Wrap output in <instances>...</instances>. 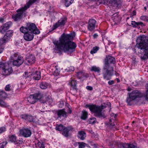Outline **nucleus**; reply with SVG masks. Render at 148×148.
<instances>
[{
  "label": "nucleus",
  "instance_id": "423d86ee",
  "mask_svg": "<svg viewBox=\"0 0 148 148\" xmlns=\"http://www.w3.org/2000/svg\"><path fill=\"white\" fill-rule=\"evenodd\" d=\"M114 69L112 64H104L103 69V75L104 79L109 80L113 75Z\"/></svg>",
  "mask_w": 148,
  "mask_h": 148
},
{
  "label": "nucleus",
  "instance_id": "3c124183",
  "mask_svg": "<svg viewBox=\"0 0 148 148\" xmlns=\"http://www.w3.org/2000/svg\"><path fill=\"white\" fill-rule=\"evenodd\" d=\"M74 70V68L73 66H71L70 69L68 70V72H70L71 71H73Z\"/></svg>",
  "mask_w": 148,
  "mask_h": 148
},
{
  "label": "nucleus",
  "instance_id": "ea45409f",
  "mask_svg": "<svg viewBox=\"0 0 148 148\" xmlns=\"http://www.w3.org/2000/svg\"><path fill=\"white\" fill-rule=\"evenodd\" d=\"M141 20L148 22V17L146 16H142L140 17Z\"/></svg>",
  "mask_w": 148,
  "mask_h": 148
},
{
  "label": "nucleus",
  "instance_id": "f704fd0d",
  "mask_svg": "<svg viewBox=\"0 0 148 148\" xmlns=\"http://www.w3.org/2000/svg\"><path fill=\"white\" fill-rule=\"evenodd\" d=\"M9 141L15 143L16 141V137L14 135H12L9 137Z\"/></svg>",
  "mask_w": 148,
  "mask_h": 148
},
{
  "label": "nucleus",
  "instance_id": "c85d7f7f",
  "mask_svg": "<svg viewBox=\"0 0 148 148\" xmlns=\"http://www.w3.org/2000/svg\"><path fill=\"white\" fill-rule=\"evenodd\" d=\"M48 84L46 82H42L40 85V87L41 88L45 89H46L48 86Z\"/></svg>",
  "mask_w": 148,
  "mask_h": 148
},
{
  "label": "nucleus",
  "instance_id": "774afa93",
  "mask_svg": "<svg viewBox=\"0 0 148 148\" xmlns=\"http://www.w3.org/2000/svg\"><path fill=\"white\" fill-rule=\"evenodd\" d=\"M72 112V111L71 110H70V113H71Z\"/></svg>",
  "mask_w": 148,
  "mask_h": 148
},
{
  "label": "nucleus",
  "instance_id": "c03bdc74",
  "mask_svg": "<svg viewBox=\"0 0 148 148\" xmlns=\"http://www.w3.org/2000/svg\"><path fill=\"white\" fill-rule=\"evenodd\" d=\"M10 87L11 86L9 84L6 85L5 88V90L6 91H10L11 90Z\"/></svg>",
  "mask_w": 148,
  "mask_h": 148
},
{
  "label": "nucleus",
  "instance_id": "20e7f679",
  "mask_svg": "<svg viewBox=\"0 0 148 148\" xmlns=\"http://www.w3.org/2000/svg\"><path fill=\"white\" fill-rule=\"evenodd\" d=\"M146 87L147 90L145 93L144 95L140 92L137 90H134L131 93H128L126 99V101L128 105H132L133 101L137 98H140L143 96L145 99L148 101V84L146 85Z\"/></svg>",
  "mask_w": 148,
  "mask_h": 148
},
{
  "label": "nucleus",
  "instance_id": "9b49d317",
  "mask_svg": "<svg viewBox=\"0 0 148 148\" xmlns=\"http://www.w3.org/2000/svg\"><path fill=\"white\" fill-rule=\"evenodd\" d=\"M13 33L12 30H10L7 31L3 38L0 40V45H2L8 42Z\"/></svg>",
  "mask_w": 148,
  "mask_h": 148
},
{
  "label": "nucleus",
  "instance_id": "052dcab7",
  "mask_svg": "<svg viewBox=\"0 0 148 148\" xmlns=\"http://www.w3.org/2000/svg\"><path fill=\"white\" fill-rule=\"evenodd\" d=\"M3 49L2 48H0V53H1L3 51Z\"/></svg>",
  "mask_w": 148,
  "mask_h": 148
},
{
  "label": "nucleus",
  "instance_id": "9d476101",
  "mask_svg": "<svg viewBox=\"0 0 148 148\" xmlns=\"http://www.w3.org/2000/svg\"><path fill=\"white\" fill-rule=\"evenodd\" d=\"M42 95L41 93L38 92L31 95L27 98V101L30 104H34L37 101L42 98Z\"/></svg>",
  "mask_w": 148,
  "mask_h": 148
},
{
  "label": "nucleus",
  "instance_id": "bf43d9fd",
  "mask_svg": "<svg viewBox=\"0 0 148 148\" xmlns=\"http://www.w3.org/2000/svg\"><path fill=\"white\" fill-rule=\"evenodd\" d=\"M4 21V19L2 18H0V22H3Z\"/></svg>",
  "mask_w": 148,
  "mask_h": 148
},
{
  "label": "nucleus",
  "instance_id": "f03ea898",
  "mask_svg": "<svg viewBox=\"0 0 148 148\" xmlns=\"http://www.w3.org/2000/svg\"><path fill=\"white\" fill-rule=\"evenodd\" d=\"M21 32L24 33V38L27 41L32 40L34 37V34H39L40 32L34 23L27 24L26 27H21L19 29Z\"/></svg>",
  "mask_w": 148,
  "mask_h": 148
},
{
  "label": "nucleus",
  "instance_id": "69168bd1",
  "mask_svg": "<svg viewBox=\"0 0 148 148\" xmlns=\"http://www.w3.org/2000/svg\"><path fill=\"white\" fill-rule=\"evenodd\" d=\"M129 127V126H127L125 127V128L128 129Z\"/></svg>",
  "mask_w": 148,
  "mask_h": 148
},
{
  "label": "nucleus",
  "instance_id": "5fc2aeb1",
  "mask_svg": "<svg viewBox=\"0 0 148 148\" xmlns=\"http://www.w3.org/2000/svg\"><path fill=\"white\" fill-rule=\"evenodd\" d=\"M111 116L112 117L113 116L114 118H115L116 117V115L115 114H114V113H112L111 114Z\"/></svg>",
  "mask_w": 148,
  "mask_h": 148
},
{
  "label": "nucleus",
  "instance_id": "de8ad7c7",
  "mask_svg": "<svg viewBox=\"0 0 148 148\" xmlns=\"http://www.w3.org/2000/svg\"><path fill=\"white\" fill-rule=\"evenodd\" d=\"M5 130V128L4 127H1L0 128V134L4 132Z\"/></svg>",
  "mask_w": 148,
  "mask_h": 148
},
{
  "label": "nucleus",
  "instance_id": "603ef678",
  "mask_svg": "<svg viewBox=\"0 0 148 148\" xmlns=\"http://www.w3.org/2000/svg\"><path fill=\"white\" fill-rule=\"evenodd\" d=\"M136 12L135 11H133L132 13L131 14V16H135L136 15Z\"/></svg>",
  "mask_w": 148,
  "mask_h": 148
},
{
  "label": "nucleus",
  "instance_id": "a18cd8bd",
  "mask_svg": "<svg viewBox=\"0 0 148 148\" xmlns=\"http://www.w3.org/2000/svg\"><path fill=\"white\" fill-rule=\"evenodd\" d=\"M7 143L8 142L7 141H5L4 143H0V148H4V146L6 145Z\"/></svg>",
  "mask_w": 148,
  "mask_h": 148
},
{
  "label": "nucleus",
  "instance_id": "ddd939ff",
  "mask_svg": "<svg viewBox=\"0 0 148 148\" xmlns=\"http://www.w3.org/2000/svg\"><path fill=\"white\" fill-rule=\"evenodd\" d=\"M66 22V18H62L57 23L53 25L52 30H53L57 28L60 26L64 25Z\"/></svg>",
  "mask_w": 148,
  "mask_h": 148
},
{
  "label": "nucleus",
  "instance_id": "bb28decb",
  "mask_svg": "<svg viewBox=\"0 0 148 148\" xmlns=\"http://www.w3.org/2000/svg\"><path fill=\"white\" fill-rule=\"evenodd\" d=\"M46 100L45 101L42 102L43 103L48 102L49 104H50L52 103L53 100L51 97L50 96H48L46 98Z\"/></svg>",
  "mask_w": 148,
  "mask_h": 148
},
{
  "label": "nucleus",
  "instance_id": "b1692460",
  "mask_svg": "<svg viewBox=\"0 0 148 148\" xmlns=\"http://www.w3.org/2000/svg\"><path fill=\"white\" fill-rule=\"evenodd\" d=\"M143 24V23L142 22H136L135 21H132L131 25L133 27H137L139 25H142Z\"/></svg>",
  "mask_w": 148,
  "mask_h": 148
},
{
  "label": "nucleus",
  "instance_id": "6e6d98bb",
  "mask_svg": "<svg viewBox=\"0 0 148 148\" xmlns=\"http://www.w3.org/2000/svg\"><path fill=\"white\" fill-rule=\"evenodd\" d=\"M98 36V35L97 34H95L93 35V37L94 38H96Z\"/></svg>",
  "mask_w": 148,
  "mask_h": 148
},
{
  "label": "nucleus",
  "instance_id": "f3484780",
  "mask_svg": "<svg viewBox=\"0 0 148 148\" xmlns=\"http://www.w3.org/2000/svg\"><path fill=\"white\" fill-rule=\"evenodd\" d=\"M35 61V56L32 54H30L25 60V63L27 64V62H28L30 64H32L34 63Z\"/></svg>",
  "mask_w": 148,
  "mask_h": 148
},
{
  "label": "nucleus",
  "instance_id": "f257e3e1",
  "mask_svg": "<svg viewBox=\"0 0 148 148\" xmlns=\"http://www.w3.org/2000/svg\"><path fill=\"white\" fill-rule=\"evenodd\" d=\"M74 34H63L59 38V42L55 40L53 42L55 46V50L59 51L62 50L64 52L71 53L75 51L76 44L71 41L75 37Z\"/></svg>",
  "mask_w": 148,
  "mask_h": 148
},
{
  "label": "nucleus",
  "instance_id": "4468645a",
  "mask_svg": "<svg viewBox=\"0 0 148 148\" xmlns=\"http://www.w3.org/2000/svg\"><path fill=\"white\" fill-rule=\"evenodd\" d=\"M96 22V21L93 19H90L88 23V29L90 31L94 30L95 28Z\"/></svg>",
  "mask_w": 148,
  "mask_h": 148
},
{
  "label": "nucleus",
  "instance_id": "37998d69",
  "mask_svg": "<svg viewBox=\"0 0 148 148\" xmlns=\"http://www.w3.org/2000/svg\"><path fill=\"white\" fill-rule=\"evenodd\" d=\"M86 144L83 142H80V144L79 145V148H83L85 147V145Z\"/></svg>",
  "mask_w": 148,
  "mask_h": 148
},
{
  "label": "nucleus",
  "instance_id": "0eeeda50",
  "mask_svg": "<svg viewBox=\"0 0 148 148\" xmlns=\"http://www.w3.org/2000/svg\"><path fill=\"white\" fill-rule=\"evenodd\" d=\"M13 71L12 67L8 63L0 62V72L3 75H9Z\"/></svg>",
  "mask_w": 148,
  "mask_h": 148
},
{
  "label": "nucleus",
  "instance_id": "c756f323",
  "mask_svg": "<svg viewBox=\"0 0 148 148\" xmlns=\"http://www.w3.org/2000/svg\"><path fill=\"white\" fill-rule=\"evenodd\" d=\"M99 47L97 46L94 47L90 51V53L91 54H93V53H96L99 50Z\"/></svg>",
  "mask_w": 148,
  "mask_h": 148
},
{
  "label": "nucleus",
  "instance_id": "a878e982",
  "mask_svg": "<svg viewBox=\"0 0 148 148\" xmlns=\"http://www.w3.org/2000/svg\"><path fill=\"white\" fill-rule=\"evenodd\" d=\"M88 113L85 111H83L82 112V114L81 116V119L85 120L87 118Z\"/></svg>",
  "mask_w": 148,
  "mask_h": 148
},
{
  "label": "nucleus",
  "instance_id": "4c0bfd02",
  "mask_svg": "<svg viewBox=\"0 0 148 148\" xmlns=\"http://www.w3.org/2000/svg\"><path fill=\"white\" fill-rule=\"evenodd\" d=\"M32 73L30 72H25V74L24 75L25 77L27 78L28 77H30L31 78V76L32 75Z\"/></svg>",
  "mask_w": 148,
  "mask_h": 148
},
{
  "label": "nucleus",
  "instance_id": "7ed1b4c3",
  "mask_svg": "<svg viewBox=\"0 0 148 148\" xmlns=\"http://www.w3.org/2000/svg\"><path fill=\"white\" fill-rule=\"evenodd\" d=\"M137 43L136 47L143 50L144 54L140 57L141 60H145L148 59V39L143 36L138 37L137 39Z\"/></svg>",
  "mask_w": 148,
  "mask_h": 148
},
{
  "label": "nucleus",
  "instance_id": "49530a36",
  "mask_svg": "<svg viewBox=\"0 0 148 148\" xmlns=\"http://www.w3.org/2000/svg\"><path fill=\"white\" fill-rule=\"evenodd\" d=\"M109 122L110 125L112 126H114L115 125V124H116V122L113 123L111 119L110 120Z\"/></svg>",
  "mask_w": 148,
  "mask_h": 148
},
{
  "label": "nucleus",
  "instance_id": "6e6552de",
  "mask_svg": "<svg viewBox=\"0 0 148 148\" xmlns=\"http://www.w3.org/2000/svg\"><path fill=\"white\" fill-rule=\"evenodd\" d=\"M90 110L95 113V116L100 118H105L106 116L104 114L101 112L102 109H103L102 107L97 106L96 105H88Z\"/></svg>",
  "mask_w": 148,
  "mask_h": 148
},
{
  "label": "nucleus",
  "instance_id": "2f4dec72",
  "mask_svg": "<svg viewBox=\"0 0 148 148\" xmlns=\"http://www.w3.org/2000/svg\"><path fill=\"white\" fill-rule=\"evenodd\" d=\"M12 23L11 21H9L7 22L6 23L4 24L3 25L7 29H8L10 27L12 26Z\"/></svg>",
  "mask_w": 148,
  "mask_h": 148
},
{
  "label": "nucleus",
  "instance_id": "58836bf2",
  "mask_svg": "<svg viewBox=\"0 0 148 148\" xmlns=\"http://www.w3.org/2000/svg\"><path fill=\"white\" fill-rule=\"evenodd\" d=\"M127 146H128V144L122 143L119 146V148H127Z\"/></svg>",
  "mask_w": 148,
  "mask_h": 148
},
{
  "label": "nucleus",
  "instance_id": "473e14b6",
  "mask_svg": "<svg viewBox=\"0 0 148 148\" xmlns=\"http://www.w3.org/2000/svg\"><path fill=\"white\" fill-rule=\"evenodd\" d=\"M8 29L5 27L3 25L1 26L0 28V32L2 34L5 32Z\"/></svg>",
  "mask_w": 148,
  "mask_h": 148
},
{
  "label": "nucleus",
  "instance_id": "09e8293b",
  "mask_svg": "<svg viewBox=\"0 0 148 148\" xmlns=\"http://www.w3.org/2000/svg\"><path fill=\"white\" fill-rule=\"evenodd\" d=\"M114 80H110L108 82V83L109 85H112L114 84Z\"/></svg>",
  "mask_w": 148,
  "mask_h": 148
},
{
  "label": "nucleus",
  "instance_id": "a211bd4d",
  "mask_svg": "<svg viewBox=\"0 0 148 148\" xmlns=\"http://www.w3.org/2000/svg\"><path fill=\"white\" fill-rule=\"evenodd\" d=\"M21 117L22 119L27 120L30 122H34L35 121L33 116L29 115L27 114H24L21 115Z\"/></svg>",
  "mask_w": 148,
  "mask_h": 148
},
{
  "label": "nucleus",
  "instance_id": "e433bc0d",
  "mask_svg": "<svg viewBox=\"0 0 148 148\" xmlns=\"http://www.w3.org/2000/svg\"><path fill=\"white\" fill-rule=\"evenodd\" d=\"M64 129L63 126L62 125H60L58 126H56V130L59 131H61L62 130H63Z\"/></svg>",
  "mask_w": 148,
  "mask_h": 148
},
{
  "label": "nucleus",
  "instance_id": "6ab92c4d",
  "mask_svg": "<svg viewBox=\"0 0 148 148\" xmlns=\"http://www.w3.org/2000/svg\"><path fill=\"white\" fill-rule=\"evenodd\" d=\"M73 128L72 127L69 126L64 127L63 130L62 134L66 137L69 136V132L70 131H72Z\"/></svg>",
  "mask_w": 148,
  "mask_h": 148
},
{
  "label": "nucleus",
  "instance_id": "aec40b11",
  "mask_svg": "<svg viewBox=\"0 0 148 148\" xmlns=\"http://www.w3.org/2000/svg\"><path fill=\"white\" fill-rule=\"evenodd\" d=\"M32 75L31 76V77H33V78L34 79L36 80H39L41 77V73L40 71H36L34 73H32Z\"/></svg>",
  "mask_w": 148,
  "mask_h": 148
},
{
  "label": "nucleus",
  "instance_id": "412c9836",
  "mask_svg": "<svg viewBox=\"0 0 148 148\" xmlns=\"http://www.w3.org/2000/svg\"><path fill=\"white\" fill-rule=\"evenodd\" d=\"M78 138L81 140H84L86 137V134L83 131L78 132L77 134Z\"/></svg>",
  "mask_w": 148,
  "mask_h": 148
},
{
  "label": "nucleus",
  "instance_id": "4d7b16f0",
  "mask_svg": "<svg viewBox=\"0 0 148 148\" xmlns=\"http://www.w3.org/2000/svg\"><path fill=\"white\" fill-rule=\"evenodd\" d=\"M118 14L117 13H115L113 14L112 15V17H119L118 16Z\"/></svg>",
  "mask_w": 148,
  "mask_h": 148
},
{
  "label": "nucleus",
  "instance_id": "680f3d73",
  "mask_svg": "<svg viewBox=\"0 0 148 148\" xmlns=\"http://www.w3.org/2000/svg\"><path fill=\"white\" fill-rule=\"evenodd\" d=\"M89 132L91 134H93L94 132L92 131V130H90L89 131Z\"/></svg>",
  "mask_w": 148,
  "mask_h": 148
},
{
  "label": "nucleus",
  "instance_id": "f8f14e48",
  "mask_svg": "<svg viewBox=\"0 0 148 148\" xmlns=\"http://www.w3.org/2000/svg\"><path fill=\"white\" fill-rule=\"evenodd\" d=\"M20 134L25 137L30 136L32 134L31 130L27 128H23L20 130Z\"/></svg>",
  "mask_w": 148,
  "mask_h": 148
},
{
  "label": "nucleus",
  "instance_id": "5701e85b",
  "mask_svg": "<svg viewBox=\"0 0 148 148\" xmlns=\"http://www.w3.org/2000/svg\"><path fill=\"white\" fill-rule=\"evenodd\" d=\"M7 93L3 90H0V99H5L7 97Z\"/></svg>",
  "mask_w": 148,
  "mask_h": 148
},
{
  "label": "nucleus",
  "instance_id": "dca6fc26",
  "mask_svg": "<svg viewBox=\"0 0 148 148\" xmlns=\"http://www.w3.org/2000/svg\"><path fill=\"white\" fill-rule=\"evenodd\" d=\"M115 62V58L110 56H106L104 59V63L112 64H114Z\"/></svg>",
  "mask_w": 148,
  "mask_h": 148
},
{
  "label": "nucleus",
  "instance_id": "39448f33",
  "mask_svg": "<svg viewBox=\"0 0 148 148\" xmlns=\"http://www.w3.org/2000/svg\"><path fill=\"white\" fill-rule=\"evenodd\" d=\"M39 0H29L25 6L21 8L18 10L17 11V13L16 14L12 15V18L16 21L21 19L23 16V14H25L26 10L33 3L38 2Z\"/></svg>",
  "mask_w": 148,
  "mask_h": 148
},
{
  "label": "nucleus",
  "instance_id": "cd10ccee",
  "mask_svg": "<svg viewBox=\"0 0 148 148\" xmlns=\"http://www.w3.org/2000/svg\"><path fill=\"white\" fill-rule=\"evenodd\" d=\"M71 86L75 88L76 89L77 82L75 80H72L69 83Z\"/></svg>",
  "mask_w": 148,
  "mask_h": 148
},
{
  "label": "nucleus",
  "instance_id": "864d4df0",
  "mask_svg": "<svg viewBox=\"0 0 148 148\" xmlns=\"http://www.w3.org/2000/svg\"><path fill=\"white\" fill-rule=\"evenodd\" d=\"M63 105H64V104L63 103H60L58 105L59 107L60 108H62V106H63Z\"/></svg>",
  "mask_w": 148,
  "mask_h": 148
},
{
  "label": "nucleus",
  "instance_id": "4be33fe9",
  "mask_svg": "<svg viewBox=\"0 0 148 148\" xmlns=\"http://www.w3.org/2000/svg\"><path fill=\"white\" fill-rule=\"evenodd\" d=\"M57 115L59 117H61V116L65 117H66V113L64 110V109L60 110L57 111Z\"/></svg>",
  "mask_w": 148,
  "mask_h": 148
},
{
  "label": "nucleus",
  "instance_id": "8fccbe9b",
  "mask_svg": "<svg viewBox=\"0 0 148 148\" xmlns=\"http://www.w3.org/2000/svg\"><path fill=\"white\" fill-rule=\"evenodd\" d=\"M86 88L88 90H92L93 89L90 86H86Z\"/></svg>",
  "mask_w": 148,
  "mask_h": 148
},
{
  "label": "nucleus",
  "instance_id": "393cba45",
  "mask_svg": "<svg viewBox=\"0 0 148 148\" xmlns=\"http://www.w3.org/2000/svg\"><path fill=\"white\" fill-rule=\"evenodd\" d=\"M90 71L99 73L100 72L101 69L99 67H97L96 66H94L91 67Z\"/></svg>",
  "mask_w": 148,
  "mask_h": 148
},
{
  "label": "nucleus",
  "instance_id": "7c9ffc66",
  "mask_svg": "<svg viewBox=\"0 0 148 148\" xmlns=\"http://www.w3.org/2000/svg\"><path fill=\"white\" fill-rule=\"evenodd\" d=\"M65 5L66 7H68L71 4L73 1V0H65Z\"/></svg>",
  "mask_w": 148,
  "mask_h": 148
},
{
  "label": "nucleus",
  "instance_id": "0e129e2a",
  "mask_svg": "<svg viewBox=\"0 0 148 148\" xmlns=\"http://www.w3.org/2000/svg\"><path fill=\"white\" fill-rule=\"evenodd\" d=\"M116 79L118 82H120V80L119 79L117 78Z\"/></svg>",
  "mask_w": 148,
  "mask_h": 148
},
{
  "label": "nucleus",
  "instance_id": "13d9d810",
  "mask_svg": "<svg viewBox=\"0 0 148 148\" xmlns=\"http://www.w3.org/2000/svg\"><path fill=\"white\" fill-rule=\"evenodd\" d=\"M80 144V142L75 143H74V145H77V144L79 145Z\"/></svg>",
  "mask_w": 148,
  "mask_h": 148
},
{
  "label": "nucleus",
  "instance_id": "72a5a7b5",
  "mask_svg": "<svg viewBox=\"0 0 148 148\" xmlns=\"http://www.w3.org/2000/svg\"><path fill=\"white\" fill-rule=\"evenodd\" d=\"M112 18L113 21L115 22L114 25L117 24V22H119L120 21V19L119 17H112Z\"/></svg>",
  "mask_w": 148,
  "mask_h": 148
},
{
  "label": "nucleus",
  "instance_id": "a19ab883",
  "mask_svg": "<svg viewBox=\"0 0 148 148\" xmlns=\"http://www.w3.org/2000/svg\"><path fill=\"white\" fill-rule=\"evenodd\" d=\"M96 119L95 118H90V120L89 121V123L93 124L96 122Z\"/></svg>",
  "mask_w": 148,
  "mask_h": 148
},
{
  "label": "nucleus",
  "instance_id": "79ce46f5",
  "mask_svg": "<svg viewBox=\"0 0 148 148\" xmlns=\"http://www.w3.org/2000/svg\"><path fill=\"white\" fill-rule=\"evenodd\" d=\"M6 105L5 103L3 100L0 99V106H5Z\"/></svg>",
  "mask_w": 148,
  "mask_h": 148
},
{
  "label": "nucleus",
  "instance_id": "e2e57ef3",
  "mask_svg": "<svg viewBox=\"0 0 148 148\" xmlns=\"http://www.w3.org/2000/svg\"><path fill=\"white\" fill-rule=\"evenodd\" d=\"M143 97V96L141 97H140V100H139V101H140H140L142 100H143V98H142V97Z\"/></svg>",
  "mask_w": 148,
  "mask_h": 148
},
{
  "label": "nucleus",
  "instance_id": "2eb2a0df",
  "mask_svg": "<svg viewBox=\"0 0 148 148\" xmlns=\"http://www.w3.org/2000/svg\"><path fill=\"white\" fill-rule=\"evenodd\" d=\"M109 3L112 5L119 8H121L122 2L121 0H110Z\"/></svg>",
  "mask_w": 148,
  "mask_h": 148
},
{
  "label": "nucleus",
  "instance_id": "338daca9",
  "mask_svg": "<svg viewBox=\"0 0 148 148\" xmlns=\"http://www.w3.org/2000/svg\"><path fill=\"white\" fill-rule=\"evenodd\" d=\"M144 9H145V10H147V8L146 7H144Z\"/></svg>",
  "mask_w": 148,
  "mask_h": 148
},
{
  "label": "nucleus",
  "instance_id": "c9c22d12",
  "mask_svg": "<svg viewBox=\"0 0 148 148\" xmlns=\"http://www.w3.org/2000/svg\"><path fill=\"white\" fill-rule=\"evenodd\" d=\"M38 148H45V145L42 141H38L37 143Z\"/></svg>",
  "mask_w": 148,
  "mask_h": 148
},
{
  "label": "nucleus",
  "instance_id": "1a4fd4ad",
  "mask_svg": "<svg viewBox=\"0 0 148 148\" xmlns=\"http://www.w3.org/2000/svg\"><path fill=\"white\" fill-rule=\"evenodd\" d=\"M11 60H13V64L14 66L17 67L21 65L24 61L23 57L18 56V55L16 54H14L10 57Z\"/></svg>",
  "mask_w": 148,
  "mask_h": 148
}]
</instances>
